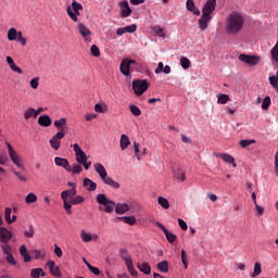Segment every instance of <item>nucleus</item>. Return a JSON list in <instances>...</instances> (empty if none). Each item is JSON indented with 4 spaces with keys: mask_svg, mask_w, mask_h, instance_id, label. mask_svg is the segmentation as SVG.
<instances>
[{
    "mask_svg": "<svg viewBox=\"0 0 278 278\" xmlns=\"http://www.w3.org/2000/svg\"><path fill=\"white\" fill-rule=\"evenodd\" d=\"M186 8L189 12H191L195 16H201V11L197 9V5L194 4V0H187Z\"/></svg>",
    "mask_w": 278,
    "mask_h": 278,
    "instance_id": "nucleus-18",
    "label": "nucleus"
},
{
    "mask_svg": "<svg viewBox=\"0 0 278 278\" xmlns=\"http://www.w3.org/2000/svg\"><path fill=\"white\" fill-rule=\"evenodd\" d=\"M83 170H84V167H81L79 163H74L71 166L70 173H72L73 175H80Z\"/></svg>",
    "mask_w": 278,
    "mask_h": 278,
    "instance_id": "nucleus-35",
    "label": "nucleus"
},
{
    "mask_svg": "<svg viewBox=\"0 0 278 278\" xmlns=\"http://www.w3.org/2000/svg\"><path fill=\"white\" fill-rule=\"evenodd\" d=\"M76 195H77V189L76 188L67 189V190L61 192V199L63 201V207H64L66 214H68V215L73 214V211L71 210L70 200L74 199Z\"/></svg>",
    "mask_w": 278,
    "mask_h": 278,
    "instance_id": "nucleus-5",
    "label": "nucleus"
},
{
    "mask_svg": "<svg viewBox=\"0 0 278 278\" xmlns=\"http://www.w3.org/2000/svg\"><path fill=\"white\" fill-rule=\"evenodd\" d=\"M72 12H80L81 10H84V5H81V3L73 0L72 1Z\"/></svg>",
    "mask_w": 278,
    "mask_h": 278,
    "instance_id": "nucleus-43",
    "label": "nucleus"
},
{
    "mask_svg": "<svg viewBox=\"0 0 278 278\" xmlns=\"http://www.w3.org/2000/svg\"><path fill=\"white\" fill-rule=\"evenodd\" d=\"M12 208L11 207H7L5 211H4V218L7 220V223L9 225H12Z\"/></svg>",
    "mask_w": 278,
    "mask_h": 278,
    "instance_id": "nucleus-46",
    "label": "nucleus"
},
{
    "mask_svg": "<svg viewBox=\"0 0 278 278\" xmlns=\"http://www.w3.org/2000/svg\"><path fill=\"white\" fill-rule=\"evenodd\" d=\"M36 109L28 108L24 113L25 121H29V118H35Z\"/></svg>",
    "mask_w": 278,
    "mask_h": 278,
    "instance_id": "nucleus-41",
    "label": "nucleus"
},
{
    "mask_svg": "<svg viewBox=\"0 0 278 278\" xmlns=\"http://www.w3.org/2000/svg\"><path fill=\"white\" fill-rule=\"evenodd\" d=\"M83 186L88 190V192H94V190H97V182L90 180V178H85Z\"/></svg>",
    "mask_w": 278,
    "mask_h": 278,
    "instance_id": "nucleus-20",
    "label": "nucleus"
},
{
    "mask_svg": "<svg viewBox=\"0 0 278 278\" xmlns=\"http://www.w3.org/2000/svg\"><path fill=\"white\" fill-rule=\"evenodd\" d=\"M157 203L163 207V210H169L170 208V202H168V199L164 197H159L157 198Z\"/></svg>",
    "mask_w": 278,
    "mask_h": 278,
    "instance_id": "nucleus-30",
    "label": "nucleus"
},
{
    "mask_svg": "<svg viewBox=\"0 0 278 278\" xmlns=\"http://www.w3.org/2000/svg\"><path fill=\"white\" fill-rule=\"evenodd\" d=\"M270 108V97H265L262 102V110H268Z\"/></svg>",
    "mask_w": 278,
    "mask_h": 278,
    "instance_id": "nucleus-54",
    "label": "nucleus"
},
{
    "mask_svg": "<svg viewBox=\"0 0 278 278\" xmlns=\"http://www.w3.org/2000/svg\"><path fill=\"white\" fill-rule=\"evenodd\" d=\"M130 112L134 116H140L142 114V111L137 105H130Z\"/></svg>",
    "mask_w": 278,
    "mask_h": 278,
    "instance_id": "nucleus-55",
    "label": "nucleus"
},
{
    "mask_svg": "<svg viewBox=\"0 0 278 278\" xmlns=\"http://www.w3.org/2000/svg\"><path fill=\"white\" fill-rule=\"evenodd\" d=\"M129 144H131L129 137L127 135H122L119 139V147L122 151H125L129 147Z\"/></svg>",
    "mask_w": 278,
    "mask_h": 278,
    "instance_id": "nucleus-26",
    "label": "nucleus"
},
{
    "mask_svg": "<svg viewBox=\"0 0 278 278\" xmlns=\"http://www.w3.org/2000/svg\"><path fill=\"white\" fill-rule=\"evenodd\" d=\"M156 268H157V270H160V273H168V270H169L168 261L159 262L156 264Z\"/></svg>",
    "mask_w": 278,
    "mask_h": 278,
    "instance_id": "nucleus-28",
    "label": "nucleus"
},
{
    "mask_svg": "<svg viewBox=\"0 0 278 278\" xmlns=\"http://www.w3.org/2000/svg\"><path fill=\"white\" fill-rule=\"evenodd\" d=\"M73 149L75 152L77 164H81L85 170H89L92 166V162L88 161V155H86V152H84V150H81V147H79L77 143H74Z\"/></svg>",
    "mask_w": 278,
    "mask_h": 278,
    "instance_id": "nucleus-4",
    "label": "nucleus"
},
{
    "mask_svg": "<svg viewBox=\"0 0 278 278\" xmlns=\"http://www.w3.org/2000/svg\"><path fill=\"white\" fill-rule=\"evenodd\" d=\"M12 172L17 177V179H20V181H27V177L23 173H20L15 169H12Z\"/></svg>",
    "mask_w": 278,
    "mask_h": 278,
    "instance_id": "nucleus-58",
    "label": "nucleus"
},
{
    "mask_svg": "<svg viewBox=\"0 0 278 278\" xmlns=\"http://www.w3.org/2000/svg\"><path fill=\"white\" fill-rule=\"evenodd\" d=\"M93 167L100 179L103 181L108 177V170L105 169V166H103L101 163H96L93 164Z\"/></svg>",
    "mask_w": 278,
    "mask_h": 278,
    "instance_id": "nucleus-15",
    "label": "nucleus"
},
{
    "mask_svg": "<svg viewBox=\"0 0 278 278\" xmlns=\"http://www.w3.org/2000/svg\"><path fill=\"white\" fill-rule=\"evenodd\" d=\"M68 203H71V208L73 207V205H79V203H84V197L74 195Z\"/></svg>",
    "mask_w": 278,
    "mask_h": 278,
    "instance_id": "nucleus-40",
    "label": "nucleus"
},
{
    "mask_svg": "<svg viewBox=\"0 0 278 278\" xmlns=\"http://www.w3.org/2000/svg\"><path fill=\"white\" fill-rule=\"evenodd\" d=\"M258 275H262V264H260V262H256L254 264V271L250 274V277L255 278L258 277Z\"/></svg>",
    "mask_w": 278,
    "mask_h": 278,
    "instance_id": "nucleus-36",
    "label": "nucleus"
},
{
    "mask_svg": "<svg viewBox=\"0 0 278 278\" xmlns=\"http://www.w3.org/2000/svg\"><path fill=\"white\" fill-rule=\"evenodd\" d=\"M229 101H230V99L227 94H225V93L217 94V103L219 105H225V104L229 103Z\"/></svg>",
    "mask_w": 278,
    "mask_h": 278,
    "instance_id": "nucleus-34",
    "label": "nucleus"
},
{
    "mask_svg": "<svg viewBox=\"0 0 278 278\" xmlns=\"http://www.w3.org/2000/svg\"><path fill=\"white\" fill-rule=\"evenodd\" d=\"M36 231L34 230V226H29L28 230L24 231L25 238H34Z\"/></svg>",
    "mask_w": 278,
    "mask_h": 278,
    "instance_id": "nucleus-53",
    "label": "nucleus"
},
{
    "mask_svg": "<svg viewBox=\"0 0 278 278\" xmlns=\"http://www.w3.org/2000/svg\"><path fill=\"white\" fill-rule=\"evenodd\" d=\"M244 27V17L238 12H232L226 17V34L236 36Z\"/></svg>",
    "mask_w": 278,
    "mask_h": 278,
    "instance_id": "nucleus-2",
    "label": "nucleus"
},
{
    "mask_svg": "<svg viewBox=\"0 0 278 278\" xmlns=\"http://www.w3.org/2000/svg\"><path fill=\"white\" fill-rule=\"evenodd\" d=\"M36 201H38V197L34 192L28 193L25 198V203H27V205H30V203H36Z\"/></svg>",
    "mask_w": 278,
    "mask_h": 278,
    "instance_id": "nucleus-39",
    "label": "nucleus"
},
{
    "mask_svg": "<svg viewBox=\"0 0 278 278\" xmlns=\"http://www.w3.org/2000/svg\"><path fill=\"white\" fill-rule=\"evenodd\" d=\"M117 220H123L126 225H136L137 220L134 216L117 217Z\"/></svg>",
    "mask_w": 278,
    "mask_h": 278,
    "instance_id": "nucleus-38",
    "label": "nucleus"
},
{
    "mask_svg": "<svg viewBox=\"0 0 278 278\" xmlns=\"http://www.w3.org/2000/svg\"><path fill=\"white\" fill-rule=\"evenodd\" d=\"M178 225L182 231H188V224H186L184 219L178 218Z\"/></svg>",
    "mask_w": 278,
    "mask_h": 278,
    "instance_id": "nucleus-63",
    "label": "nucleus"
},
{
    "mask_svg": "<svg viewBox=\"0 0 278 278\" xmlns=\"http://www.w3.org/2000/svg\"><path fill=\"white\" fill-rule=\"evenodd\" d=\"M46 266L49 268L52 277H62V271L59 266H55V261H48Z\"/></svg>",
    "mask_w": 278,
    "mask_h": 278,
    "instance_id": "nucleus-12",
    "label": "nucleus"
},
{
    "mask_svg": "<svg viewBox=\"0 0 278 278\" xmlns=\"http://www.w3.org/2000/svg\"><path fill=\"white\" fill-rule=\"evenodd\" d=\"M96 200L99 205L104 206V212H106V214H112V212H114V208L116 214H127V212H129V205L127 203L116 204V202L108 199V195H105L104 193L98 194Z\"/></svg>",
    "mask_w": 278,
    "mask_h": 278,
    "instance_id": "nucleus-1",
    "label": "nucleus"
},
{
    "mask_svg": "<svg viewBox=\"0 0 278 278\" xmlns=\"http://www.w3.org/2000/svg\"><path fill=\"white\" fill-rule=\"evenodd\" d=\"M137 268H139L140 273H143V275H151V265L147 262L138 263Z\"/></svg>",
    "mask_w": 278,
    "mask_h": 278,
    "instance_id": "nucleus-24",
    "label": "nucleus"
},
{
    "mask_svg": "<svg viewBox=\"0 0 278 278\" xmlns=\"http://www.w3.org/2000/svg\"><path fill=\"white\" fill-rule=\"evenodd\" d=\"M210 21H212V16L201 15V18L198 22L201 31H205V29H207Z\"/></svg>",
    "mask_w": 278,
    "mask_h": 278,
    "instance_id": "nucleus-17",
    "label": "nucleus"
},
{
    "mask_svg": "<svg viewBox=\"0 0 278 278\" xmlns=\"http://www.w3.org/2000/svg\"><path fill=\"white\" fill-rule=\"evenodd\" d=\"M155 225H156V227L162 229L163 233H165L167 242L173 244L174 242L177 241V236H175L173 232L168 231V229H166V227L163 226L162 223L156 222Z\"/></svg>",
    "mask_w": 278,
    "mask_h": 278,
    "instance_id": "nucleus-11",
    "label": "nucleus"
},
{
    "mask_svg": "<svg viewBox=\"0 0 278 278\" xmlns=\"http://www.w3.org/2000/svg\"><path fill=\"white\" fill-rule=\"evenodd\" d=\"M87 268L92 273L93 275H101V270L98 267H94L90 264H87Z\"/></svg>",
    "mask_w": 278,
    "mask_h": 278,
    "instance_id": "nucleus-62",
    "label": "nucleus"
},
{
    "mask_svg": "<svg viewBox=\"0 0 278 278\" xmlns=\"http://www.w3.org/2000/svg\"><path fill=\"white\" fill-rule=\"evenodd\" d=\"M80 238H81L83 242H92V240H98L99 236L94 235L92 237V235L86 232V230H81Z\"/></svg>",
    "mask_w": 278,
    "mask_h": 278,
    "instance_id": "nucleus-25",
    "label": "nucleus"
},
{
    "mask_svg": "<svg viewBox=\"0 0 278 278\" xmlns=\"http://www.w3.org/2000/svg\"><path fill=\"white\" fill-rule=\"evenodd\" d=\"M38 86H40V78H33L30 80V88H33V90H38Z\"/></svg>",
    "mask_w": 278,
    "mask_h": 278,
    "instance_id": "nucleus-52",
    "label": "nucleus"
},
{
    "mask_svg": "<svg viewBox=\"0 0 278 278\" xmlns=\"http://www.w3.org/2000/svg\"><path fill=\"white\" fill-rule=\"evenodd\" d=\"M17 34H18V31L16 30V28H10L8 30V40H10V41L16 40Z\"/></svg>",
    "mask_w": 278,
    "mask_h": 278,
    "instance_id": "nucleus-42",
    "label": "nucleus"
},
{
    "mask_svg": "<svg viewBox=\"0 0 278 278\" xmlns=\"http://www.w3.org/2000/svg\"><path fill=\"white\" fill-rule=\"evenodd\" d=\"M271 58L278 64V41L276 42L275 47L270 50Z\"/></svg>",
    "mask_w": 278,
    "mask_h": 278,
    "instance_id": "nucleus-49",
    "label": "nucleus"
},
{
    "mask_svg": "<svg viewBox=\"0 0 278 278\" xmlns=\"http://www.w3.org/2000/svg\"><path fill=\"white\" fill-rule=\"evenodd\" d=\"M174 177L175 179H178V181H185L186 173H184L180 167H177L176 169H174Z\"/></svg>",
    "mask_w": 278,
    "mask_h": 278,
    "instance_id": "nucleus-29",
    "label": "nucleus"
},
{
    "mask_svg": "<svg viewBox=\"0 0 278 278\" xmlns=\"http://www.w3.org/2000/svg\"><path fill=\"white\" fill-rule=\"evenodd\" d=\"M54 127H56L59 131H64V127H66V118L62 117L60 119L54 121Z\"/></svg>",
    "mask_w": 278,
    "mask_h": 278,
    "instance_id": "nucleus-31",
    "label": "nucleus"
},
{
    "mask_svg": "<svg viewBox=\"0 0 278 278\" xmlns=\"http://www.w3.org/2000/svg\"><path fill=\"white\" fill-rule=\"evenodd\" d=\"M5 262H8V264H11V266H16V260H14V255L12 254L5 256Z\"/></svg>",
    "mask_w": 278,
    "mask_h": 278,
    "instance_id": "nucleus-61",
    "label": "nucleus"
},
{
    "mask_svg": "<svg viewBox=\"0 0 278 278\" xmlns=\"http://www.w3.org/2000/svg\"><path fill=\"white\" fill-rule=\"evenodd\" d=\"M124 29L126 34H134V31L138 29V26L136 24H132L130 26H125Z\"/></svg>",
    "mask_w": 278,
    "mask_h": 278,
    "instance_id": "nucleus-59",
    "label": "nucleus"
},
{
    "mask_svg": "<svg viewBox=\"0 0 278 278\" xmlns=\"http://www.w3.org/2000/svg\"><path fill=\"white\" fill-rule=\"evenodd\" d=\"M181 262L185 270H188V253H186V250H181Z\"/></svg>",
    "mask_w": 278,
    "mask_h": 278,
    "instance_id": "nucleus-45",
    "label": "nucleus"
},
{
    "mask_svg": "<svg viewBox=\"0 0 278 278\" xmlns=\"http://www.w3.org/2000/svg\"><path fill=\"white\" fill-rule=\"evenodd\" d=\"M1 249H2V253L4 255H7V256L12 255V248L10 245L4 244V245L1 247Z\"/></svg>",
    "mask_w": 278,
    "mask_h": 278,
    "instance_id": "nucleus-60",
    "label": "nucleus"
},
{
    "mask_svg": "<svg viewBox=\"0 0 278 278\" xmlns=\"http://www.w3.org/2000/svg\"><path fill=\"white\" fill-rule=\"evenodd\" d=\"M40 276L45 277V270L42 268L31 269V271H30V277L31 278H40Z\"/></svg>",
    "mask_w": 278,
    "mask_h": 278,
    "instance_id": "nucleus-37",
    "label": "nucleus"
},
{
    "mask_svg": "<svg viewBox=\"0 0 278 278\" xmlns=\"http://www.w3.org/2000/svg\"><path fill=\"white\" fill-rule=\"evenodd\" d=\"M38 124L41 127H51V117L49 115L39 116Z\"/></svg>",
    "mask_w": 278,
    "mask_h": 278,
    "instance_id": "nucleus-27",
    "label": "nucleus"
},
{
    "mask_svg": "<svg viewBox=\"0 0 278 278\" xmlns=\"http://www.w3.org/2000/svg\"><path fill=\"white\" fill-rule=\"evenodd\" d=\"M54 164L55 166H60L61 168H64V170L71 172V163L64 157L56 156L54 157Z\"/></svg>",
    "mask_w": 278,
    "mask_h": 278,
    "instance_id": "nucleus-14",
    "label": "nucleus"
},
{
    "mask_svg": "<svg viewBox=\"0 0 278 278\" xmlns=\"http://www.w3.org/2000/svg\"><path fill=\"white\" fill-rule=\"evenodd\" d=\"M180 65H181V67L182 68H190V60L188 59V58H186V56H182L181 59H180Z\"/></svg>",
    "mask_w": 278,
    "mask_h": 278,
    "instance_id": "nucleus-51",
    "label": "nucleus"
},
{
    "mask_svg": "<svg viewBox=\"0 0 278 278\" xmlns=\"http://www.w3.org/2000/svg\"><path fill=\"white\" fill-rule=\"evenodd\" d=\"M66 136L64 131H58L52 138L49 140L51 149L54 151H60V147H62V139Z\"/></svg>",
    "mask_w": 278,
    "mask_h": 278,
    "instance_id": "nucleus-7",
    "label": "nucleus"
},
{
    "mask_svg": "<svg viewBox=\"0 0 278 278\" xmlns=\"http://www.w3.org/2000/svg\"><path fill=\"white\" fill-rule=\"evenodd\" d=\"M7 147L9 149V155L12 160V162H16L17 160L21 159V156H18V154L16 153V151H14V149L12 148V144L7 143Z\"/></svg>",
    "mask_w": 278,
    "mask_h": 278,
    "instance_id": "nucleus-33",
    "label": "nucleus"
},
{
    "mask_svg": "<svg viewBox=\"0 0 278 278\" xmlns=\"http://www.w3.org/2000/svg\"><path fill=\"white\" fill-rule=\"evenodd\" d=\"M214 10H216V0H207L202 9V15L212 16Z\"/></svg>",
    "mask_w": 278,
    "mask_h": 278,
    "instance_id": "nucleus-10",
    "label": "nucleus"
},
{
    "mask_svg": "<svg viewBox=\"0 0 278 278\" xmlns=\"http://www.w3.org/2000/svg\"><path fill=\"white\" fill-rule=\"evenodd\" d=\"M119 8L122 18H127L131 16V8H129V2H127V0L119 2Z\"/></svg>",
    "mask_w": 278,
    "mask_h": 278,
    "instance_id": "nucleus-13",
    "label": "nucleus"
},
{
    "mask_svg": "<svg viewBox=\"0 0 278 278\" xmlns=\"http://www.w3.org/2000/svg\"><path fill=\"white\" fill-rule=\"evenodd\" d=\"M20 253L24 258V262H31V256L29 255V253H27V247L21 245Z\"/></svg>",
    "mask_w": 278,
    "mask_h": 278,
    "instance_id": "nucleus-32",
    "label": "nucleus"
},
{
    "mask_svg": "<svg viewBox=\"0 0 278 278\" xmlns=\"http://www.w3.org/2000/svg\"><path fill=\"white\" fill-rule=\"evenodd\" d=\"M119 257L125 262L126 268L131 277H138V270L134 268V260L131 258V254L125 248L119 249Z\"/></svg>",
    "mask_w": 278,
    "mask_h": 278,
    "instance_id": "nucleus-3",
    "label": "nucleus"
},
{
    "mask_svg": "<svg viewBox=\"0 0 278 278\" xmlns=\"http://www.w3.org/2000/svg\"><path fill=\"white\" fill-rule=\"evenodd\" d=\"M132 89H134L135 94H138V97H140L141 94H144V92H147V90H149V83L147 81V79L134 80Z\"/></svg>",
    "mask_w": 278,
    "mask_h": 278,
    "instance_id": "nucleus-6",
    "label": "nucleus"
},
{
    "mask_svg": "<svg viewBox=\"0 0 278 278\" xmlns=\"http://www.w3.org/2000/svg\"><path fill=\"white\" fill-rule=\"evenodd\" d=\"M131 64H136V61L132 59H124L119 65V71L122 75L125 77H129V70L131 68Z\"/></svg>",
    "mask_w": 278,
    "mask_h": 278,
    "instance_id": "nucleus-9",
    "label": "nucleus"
},
{
    "mask_svg": "<svg viewBox=\"0 0 278 278\" xmlns=\"http://www.w3.org/2000/svg\"><path fill=\"white\" fill-rule=\"evenodd\" d=\"M275 174L278 177V151L275 154Z\"/></svg>",
    "mask_w": 278,
    "mask_h": 278,
    "instance_id": "nucleus-64",
    "label": "nucleus"
},
{
    "mask_svg": "<svg viewBox=\"0 0 278 278\" xmlns=\"http://www.w3.org/2000/svg\"><path fill=\"white\" fill-rule=\"evenodd\" d=\"M217 157H220V160H223V162H226V164H232L233 168H236V166H238L236 164V159L229 153H219V154H217Z\"/></svg>",
    "mask_w": 278,
    "mask_h": 278,
    "instance_id": "nucleus-16",
    "label": "nucleus"
},
{
    "mask_svg": "<svg viewBox=\"0 0 278 278\" xmlns=\"http://www.w3.org/2000/svg\"><path fill=\"white\" fill-rule=\"evenodd\" d=\"M155 35L159 36V38H166V33H164V28H161L160 26L154 27Z\"/></svg>",
    "mask_w": 278,
    "mask_h": 278,
    "instance_id": "nucleus-50",
    "label": "nucleus"
},
{
    "mask_svg": "<svg viewBox=\"0 0 278 278\" xmlns=\"http://www.w3.org/2000/svg\"><path fill=\"white\" fill-rule=\"evenodd\" d=\"M239 60L244 64H249V66H257L260 64V56L255 55L240 54Z\"/></svg>",
    "mask_w": 278,
    "mask_h": 278,
    "instance_id": "nucleus-8",
    "label": "nucleus"
},
{
    "mask_svg": "<svg viewBox=\"0 0 278 278\" xmlns=\"http://www.w3.org/2000/svg\"><path fill=\"white\" fill-rule=\"evenodd\" d=\"M269 84L275 88V90H278V78L276 76L269 77Z\"/></svg>",
    "mask_w": 278,
    "mask_h": 278,
    "instance_id": "nucleus-57",
    "label": "nucleus"
},
{
    "mask_svg": "<svg viewBox=\"0 0 278 278\" xmlns=\"http://www.w3.org/2000/svg\"><path fill=\"white\" fill-rule=\"evenodd\" d=\"M240 147H242V149H247V147H251V144H255V140H249V139H242L239 141Z\"/></svg>",
    "mask_w": 278,
    "mask_h": 278,
    "instance_id": "nucleus-44",
    "label": "nucleus"
},
{
    "mask_svg": "<svg viewBox=\"0 0 278 278\" xmlns=\"http://www.w3.org/2000/svg\"><path fill=\"white\" fill-rule=\"evenodd\" d=\"M94 111L99 114H105V112H108V106L105 104H96Z\"/></svg>",
    "mask_w": 278,
    "mask_h": 278,
    "instance_id": "nucleus-47",
    "label": "nucleus"
},
{
    "mask_svg": "<svg viewBox=\"0 0 278 278\" xmlns=\"http://www.w3.org/2000/svg\"><path fill=\"white\" fill-rule=\"evenodd\" d=\"M90 53L93 55V58H99L101 55V50H99V47L97 45H92L90 48Z\"/></svg>",
    "mask_w": 278,
    "mask_h": 278,
    "instance_id": "nucleus-48",
    "label": "nucleus"
},
{
    "mask_svg": "<svg viewBox=\"0 0 278 278\" xmlns=\"http://www.w3.org/2000/svg\"><path fill=\"white\" fill-rule=\"evenodd\" d=\"M103 184L109 186L110 188H113V190H118L121 188V184H118L116 180H114L112 177L108 176L103 179Z\"/></svg>",
    "mask_w": 278,
    "mask_h": 278,
    "instance_id": "nucleus-21",
    "label": "nucleus"
},
{
    "mask_svg": "<svg viewBox=\"0 0 278 278\" xmlns=\"http://www.w3.org/2000/svg\"><path fill=\"white\" fill-rule=\"evenodd\" d=\"M31 254L35 260H42V257H45V253H42L40 250H33Z\"/></svg>",
    "mask_w": 278,
    "mask_h": 278,
    "instance_id": "nucleus-56",
    "label": "nucleus"
},
{
    "mask_svg": "<svg viewBox=\"0 0 278 278\" xmlns=\"http://www.w3.org/2000/svg\"><path fill=\"white\" fill-rule=\"evenodd\" d=\"M77 29H78V33L80 34V36H83V38H85V40H88L87 36H90V34H92L90 31V29H88V27H86V25H84L83 23H79L77 25Z\"/></svg>",
    "mask_w": 278,
    "mask_h": 278,
    "instance_id": "nucleus-22",
    "label": "nucleus"
},
{
    "mask_svg": "<svg viewBox=\"0 0 278 278\" xmlns=\"http://www.w3.org/2000/svg\"><path fill=\"white\" fill-rule=\"evenodd\" d=\"M66 12L70 18L74 21V23H77V21H79L78 16H81V13H79V11H73V8H71V5H67Z\"/></svg>",
    "mask_w": 278,
    "mask_h": 278,
    "instance_id": "nucleus-23",
    "label": "nucleus"
},
{
    "mask_svg": "<svg viewBox=\"0 0 278 278\" xmlns=\"http://www.w3.org/2000/svg\"><path fill=\"white\" fill-rule=\"evenodd\" d=\"M12 240V232H10L7 228H0V241L1 242H10Z\"/></svg>",
    "mask_w": 278,
    "mask_h": 278,
    "instance_id": "nucleus-19",
    "label": "nucleus"
}]
</instances>
